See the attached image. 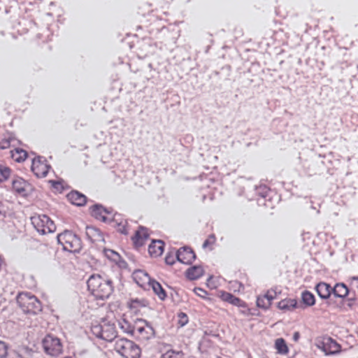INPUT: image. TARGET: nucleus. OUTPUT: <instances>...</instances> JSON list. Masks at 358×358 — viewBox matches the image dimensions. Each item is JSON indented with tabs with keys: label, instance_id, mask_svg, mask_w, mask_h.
<instances>
[{
	"label": "nucleus",
	"instance_id": "f257e3e1",
	"mask_svg": "<svg viewBox=\"0 0 358 358\" xmlns=\"http://www.w3.org/2000/svg\"><path fill=\"white\" fill-rule=\"evenodd\" d=\"M87 284L88 290L96 299H106L113 292L112 281L99 274L92 275Z\"/></svg>",
	"mask_w": 358,
	"mask_h": 358
},
{
	"label": "nucleus",
	"instance_id": "f03ea898",
	"mask_svg": "<svg viewBox=\"0 0 358 358\" xmlns=\"http://www.w3.org/2000/svg\"><path fill=\"white\" fill-rule=\"evenodd\" d=\"M16 301L19 307L26 314L36 315L42 310L39 300L30 293L19 294Z\"/></svg>",
	"mask_w": 358,
	"mask_h": 358
},
{
	"label": "nucleus",
	"instance_id": "7ed1b4c3",
	"mask_svg": "<svg viewBox=\"0 0 358 358\" xmlns=\"http://www.w3.org/2000/svg\"><path fill=\"white\" fill-rule=\"evenodd\" d=\"M58 243L70 252H78L82 248L80 238L71 231L66 230L57 236Z\"/></svg>",
	"mask_w": 358,
	"mask_h": 358
},
{
	"label": "nucleus",
	"instance_id": "20e7f679",
	"mask_svg": "<svg viewBox=\"0 0 358 358\" xmlns=\"http://www.w3.org/2000/svg\"><path fill=\"white\" fill-rule=\"evenodd\" d=\"M115 350L124 358H139L141 352L138 345L127 338L117 339Z\"/></svg>",
	"mask_w": 358,
	"mask_h": 358
},
{
	"label": "nucleus",
	"instance_id": "39448f33",
	"mask_svg": "<svg viewBox=\"0 0 358 358\" xmlns=\"http://www.w3.org/2000/svg\"><path fill=\"white\" fill-rule=\"evenodd\" d=\"M31 223L36 230L41 234L52 233L56 227L54 222L46 215H36L31 217Z\"/></svg>",
	"mask_w": 358,
	"mask_h": 358
},
{
	"label": "nucleus",
	"instance_id": "423d86ee",
	"mask_svg": "<svg viewBox=\"0 0 358 358\" xmlns=\"http://www.w3.org/2000/svg\"><path fill=\"white\" fill-rule=\"evenodd\" d=\"M93 334L97 337L106 341H113L117 336V332L114 324L103 321L99 325H95L92 327Z\"/></svg>",
	"mask_w": 358,
	"mask_h": 358
},
{
	"label": "nucleus",
	"instance_id": "0eeeda50",
	"mask_svg": "<svg viewBox=\"0 0 358 358\" xmlns=\"http://www.w3.org/2000/svg\"><path fill=\"white\" fill-rule=\"evenodd\" d=\"M43 347L46 354L57 357L62 352V345L60 340L52 335H47L43 340Z\"/></svg>",
	"mask_w": 358,
	"mask_h": 358
},
{
	"label": "nucleus",
	"instance_id": "6e6552de",
	"mask_svg": "<svg viewBox=\"0 0 358 358\" xmlns=\"http://www.w3.org/2000/svg\"><path fill=\"white\" fill-rule=\"evenodd\" d=\"M50 169L46 160L43 157H37L32 160L31 171L38 178L45 177Z\"/></svg>",
	"mask_w": 358,
	"mask_h": 358
},
{
	"label": "nucleus",
	"instance_id": "1a4fd4ad",
	"mask_svg": "<svg viewBox=\"0 0 358 358\" xmlns=\"http://www.w3.org/2000/svg\"><path fill=\"white\" fill-rule=\"evenodd\" d=\"M134 335L141 339L147 340L154 335V330L145 320H138L135 324Z\"/></svg>",
	"mask_w": 358,
	"mask_h": 358
},
{
	"label": "nucleus",
	"instance_id": "9d476101",
	"mask_svg": "<svg viewBox=\"0 0 358 358\" xmlns=\"http://www.w3.org/2000/svg\"><path fill=\"white\" fill-rule=\"evenodd\" d=\"M318 348L327 355H334L340 352L341 346L330 337H324L317 345Z\"/></svg>",
	"mask_w": 358,
	"mask_h": 358
},
{
	"label": "nucleus",
	"instance_id": "9b49d317",
	"mask_svg": "<svg viewBox=\"0 0 358 358\" xmlns=\"http://www.w3.org/2000/svg\"><path fill=\"white\" fill-rule=\"evenodd\" d=\"M176 258L182 264H191L196 259V255L189 247L185 246L176 252Z\"/></svg>",
	"mask_w": 358,
	"mask_h": 358
},
{
	"label": "nucleus",
	"instance_id": "f8f14e48",
	"mask_svg": "<svg viewBox=\"0 0 358 358\" xmlns=\"http://www.w3.org/2000/svg\"><path fill=\"white\" fill-rule=\"evenodd\" d=\"M148 237L149 234L147 232L146 228L140 227L139 229L136 231L135 235L132 237V241L136 247H141L144 245Z\"/></svg>",
	"mask_w": 358,
	"mask_h": 358
},
{
	"label": "nucleus",
	"instance_id": "ddd939ff",
	"mask_svg": "<svg viewBox=\"0 0 358 358\" xmlns=\"http://www.w3.org/2000/svg\"><path fill=\"white\" fill-rule=\"evenodd\" d=\"M67 198L72 204L78 206H84L87 201L85 195L78 191H71L67 194Z\"/></svg>",
	"mask_w": 358,
	"mask_h": 358
},
{
	"label": "nucleus",
	"instance_id": "4468645a",
	"mask_svg": "<svg viewBox=\"0 0 358 358\" xmlns=\"http://www.w3.org/2000/svg\"><path fill=\"white\" fill-rule=\"evenodd\" d=\"M85 234L87 239L92 243L100 242L103 240L101 231L94 227L87 226Z\"/></svg>",
	"mask_w": 358,
	"mask_h": 358
},
{
	"label": "nucleus",
	"instance_id": "2eb2a0df",
	"mask_svg": "<svg viewBox=\"0 0 358 358\" xmlns=\"http://www.w3.org/2000/svg\"><path fill=\"white\" fill-rule=\"evenodd\" d=\"M12 185L14 191L22 195H25L27 194L29 187V183L20 177L13 180Z\"/></svg>",
	"mask_w": 358,
	"mask_h": 358
},
{
	"label": "nucleus",
	"instance_id": "dca6fc26",
	"mask_svg": "<svg viewBox=\"0 0 358 358\" xmlns=\"http://www.w3.org/2000/svg\"><path fill=\"white\" fill-rule=\"evenodd\" d=\"M164 251V242L160 240H153L149 245L148 252L152 257H159Z\"/></svg>",
	"mask_w": 358,
	"mask_h": 358
},
{
	"label": "nucleus",
	"instance_id": "f3484780",
	"mask_svg": "<svg viewBox=\"0 0 358 358\" xmlns=\"http://www.w3.org/2000/svg\"><path fill=\"white\" fill-rule=\"evenodd\" d=\"M332 294L335 297L344 299L351 294V290L343 282H338L332 288Z\"/></svg>",
	"mask_w": 358,
	"mask_h": 358
},
{
	"label": "nucleus",
	"instance_id": "a211bd4d",
	"mask_svg": "<svg viewBox=\"0 0 358 358\" xmlns=\"http://www.w3.org/2000/svg\"><path fill=\"white\" fill-rule=\"evenodd\" d=\"M315 290L318 296L322 299H327L332 294V287L330 285L321 282H319L316 287Z\"/></svg>",
	"mask_w": 358,
	"mask_h": 358
},
{
	"label": "nucleus",
	"instance_id": "6ab92c4d",
	"mask_svg": "<svg viewBox=\"0 0 358 358\" xmlns=\"http://www.w3.org/2000/svg\"><path fill=\"white\" fill-rule=\"evenodd\" d=\"M109 212L102 206L96 204L91 208V214L96 220L106 222L107 221L106 214Z\"/></svg>",
	"mask_w": 358,
	"mask_h": 358
},
{
	"label": "nucleus",
	"instance_id": "aec40b11",
	"mask_svg": "<svg viewBox=\"0 0 358 358\" xmlns=\"http://www.w3.org/2000/svg\"><path fill=\"white\" fill-rule=\"evenodd\" d=\"M133 278L136 282L142 287L145 283H150L152 280L147 273L140 270L134 273Z\"/></svg>",
	"mask_w": 358,
	"mask_h": 358
},
{
	"label": "nucleus",
	"instance_id": "412c9836",
	"mask_svg": "<svg viewBox=\"0 0 358 358\" xmlns=\"http://www.w3.org/2000/svg\"><path fill=\"white\" fill-rule=\"evenodd\" d=\"M204 273L203 268L201 266H194L189 268L186 271V276L188 279L194 280L199 278Z\"/></svg>",
	"mask_w": 358,
	"mask_h": 358
},
{
	"label": "nucleus",
	"instance_id": "4be33fe9",
	"mask_svg": "<svg viewBox=\"0 0 358 358\" xmlns=\"http://www.w3.org/2000/svg\"><path fill=\"white\" fill-rule=\"evenodd\" d=\"M11 158L17 162H24L27 157V152L21 148L10 150Z\"/></svg>",
	"mask_w": 358,
	"mask_h": 358
},
{
	"label": "nucleus",
	"instance_id": "5701e85b",
	"mask_svg": "<svg viewBox=\"0 0 358 358\" xmlns=\"http://www.w3.org/2000/svg\"><path fill=\"white\" fill-rule=\"evenodd\" d=\"M297 306V301L295 299H286L284 300L280 301L278 304V307L284 310H289L294 308H296Z\"/></svg>",
	"mask_w": 358,
	"mask_h": 358
},
{
	"label": "nucleus",
	"instance_id": "b1692460",
	"mask_svg": "<svg viewBox=\"0 0 358 358\" xmlns=\"http://www.w3.org/2000/svg\"><path fill=\"white\" fill-rule=\"evenodd\" d=\"M149 284L152 287L154 292L161 300H164L166 298L165 290L162 288V285L158 282L155 280H151Z\"/></svg>",
	"mask_w": 358,
	"mask_h": 358
},
{
	"label": "nucleus",
	"instance_id": "393cba45",
	"mask_svg": "<svg viewBox=\"0 0 358 358\" xmlns=\"http://www.w3.org/2000/svg\"><path fill=\"white\" fill-rule=\"evenodd\" d=\"M222 298L224 301H227L233 305L237 306H243V302L238 299V297H236L233 294L224 292L222 295Z\"/></svg>",
	"mask_w": 358,
	"mask_h": 358
},
{
	"label": "nucleus",
	"instance_id": "a878e982",
	"mask_svg": "<svg viewBox=\"0 0 358 358\" xmlns=\"http://www.w3.org/2000/svg\"><path fill=\"white\" fill-rule=\"evenodd\" d=\"M302 302L307 306H312L315 303L314 295L309 291H304L301 294Z\"/></svg>",
	"mask_w": 358,
	"mask_h": 358
},
{
	"label": "nucleus",
	"instance_id": "bb28decb",
	"mask_svg": "<svg viewBox=\"0 0 358 358\" xmlns=\"http://www.w3.org/2000/svg\"><path fill=\"white\" fill-rule=\"evenodd\" d=\"M273 299V297L268 298V294H266L262 297H257V306L259 308H262L266 309L270 306L271 301Z\"/></svg>",
	"mask_w": 358,
	"mask_h": 358
},
{
	"label": "nucleus",
	"instance_id": "cd10ccee",
	"mask_svg": "<svg viewBox=\"0 0 358 358\" xmlns=\"http://www.w3.org/2000/svg\"><path fill=\"white\" fill-rule=\"evenodd\" d=\"M275 346L278 352L281 355H286L288 352V348L283 338H278L275 340Z\"/></svg>",
	"mask_w": 358,
	"mask_h": 358
},
{
	"label": "nucleus",
	"instance_id": "c85d7f7f",
	"mask_svg": "<svg viewBox=\"0 0 358 358\" xmlns=\"http://www.w3.org/2000/svg\"><path fill=\"white\" fill-rule=\"evenodd\" d=\"M160 358H183V353L182 351L169 350L162 354Z\"/></svg>",
	"mask_w": 358,
	"mask_h": 358
},
{
	"label": "nucleus",
	"instance_id": "c756f323",
	"mask_svg": "<svg viewBox=\"0 0 358 358\" xmlns=\"http://www.w3.org/2000/svg\"><path fill=\"white\" fill-rule=\"evenodd\" d=\"M120 328L126 333L131 334L134 335L135 325L131 326L127 321L123 320L122 322H119Z\"/></svg>",
	"mask_w": 358,
	"mask_h": 358
},
{
	"label": "nucleus",
	"instance_id": "7c9ffc66",
	"mask_svg": "<svg viewBox=\"0 0 358 358\" xmlns=\"http://www.w3.org/2000/svg\"><path fill=\"white\" fill-rule=\"evenodd\" d=\"M350 286L351 294L358 296V276H353L350 278Z\"/></svg>",
	"mask_w": 358,
	"mask_h": 358
},
{
	"label": "nucleus",
	"instance_id": "2f4dec72",
	"mask_svg": "<svg viewBox=\"0 0 358 358\" xmlns=\"http://www.w3.org/2000/svg\"><path fill=\"white\" fill-rule=\"evenodd\" d=\"M10 175V169L2 164H0V182L6 180Z\"/></svg>",
	"mask_w": 358,
	"mask_h": 358
},
{
	"label": "nucleus",
	"instance_id": "473e14b6",
	"mask_svg": "<svg viewBox=\"0 0 358 358\" xmlns=\"http://www.w3.org/2000/svg\"><path fill=\"white\" fill-rule=\"evenodd\" d=\"M270 192V189L266 185H260L256 188V192L257 194L259 195L262 198H266L268 193Z\"/></svg>",
	"mask_w": 358,
	"mask_h": 358
},
{
	"label": "nucleus",
	"instance_id": "72a5a7b5",
	"mask_svg": "<svg viewBox=\"0 0 358 358\" xmlns=\"http://www.w3.org/2000/svg\"><path fill=\"white\" fill-rule=\"evenodd\" d=\"M352 296L349 297L345 302L346 308L352 310L355 306V301L358 296L357 295L352 294Z\"/></svg>",
	"mask_w": 358,
	"mask_h": 358
},
{
	"label": "nucleus",
	"instance_id": "f704fd0d",
	"mask_svg": "<svg viewBox=\"0 0 358 358\" xmlns=\"http://www.w3.org/2000/svg\"><path fill=\"white\" fill-rule=\"evenodd\" d=\"M176 259H177L176 253L173 254L171 252H169L166 255L165 257V262L168 265H173L175 263Z\"/></svg>",
	"mask_w": 358,
	"mask_h": 358
},
{
	"label": "nucleus",
	"instance_id": "c9c22d12",
	"mask_svg": "<svg viewBox=\"0 0 358 358\" xmlns=\"http://www.w3.org/2000/svg\"><path fill=\"white\" fill-rule=\"evenodd\" d=\"M8 354V345L6 343L0 341V358H4Z\"/></svg>",
	"mask_w": 358,
	"mask_h": 358
},
{
	"label": "nucleus",
	"instance_id": "e433bc0d",
	"mask_svg": "<svg viewBox=\"0 0 358 358\" xmlns=\"http://www.w3.org/2000/svg\"><path fill=\"white\" fill-rule=\"evenodd\" d=\"M13 141V138L9 137L8 138H4L0 141V148L1 150L6 149L10 147V143Z\"/></svg>",
	"mask_w": 358,
	"mask_h": 358
},
{
	"label": "nucleus",
	"instance_id": "4c0bfd02",
	"mask_svg": "<svg viewBox=\"0 0 358 358\" xmlns=\"http://www.w3.org/2000/svg\"><path fill=\"white\" fill-rule=\"evenodd\" d=\"M215 241V237L214 235H210L208 238L203 242V248H206L209 245H213Z\"/></svg>",
	"mask_w": 358,
	"mask_h": 358
},
{
	"label": "nucleus",
	"instance_id": "58836bf2",
	"mask_svg": "<svg viewBox=\"0 0 358 358\" xmlns=\"http://www.w3.org/2000/svg\"><path fill=\"white\" fill-rule=\"evenodd\" d=\"M194 291L196 295L203 298H204L207 294V292L202 288H195Z\"/></svg>",
	"mask_w": 358,
	"mask_h": 358
},
{
	"label": "nucleus",
	"instance_id": "ea45409f",
	"mask_svg": "<svg viewBox=\"0 0 358 358\" xmlns=\"http://www.w3.org/2000/svg\"><path fill=\"white\" fill-rule=\"evenodd\" d=\"M118 231L120 232H121L122 234H128V231L127 229L125 228L124 226H120L119 229H118Z\"/></svg>",
	"mask_w": 358,
	"mask_h": 358
},
{
	"label": "nucleus",
	"instance_id": "a19ab883",
	"mask_svg": "<svg viewBox=\"0 0 358 358\" xmlns=\"http://www.w3.org/2000/svg\"><path fill=\"white\" fill-rule=\"evenodd\" d=\"M299 338H300V334H299V332H298V331L294 332V335H293V340H294L295 342H296V341H299Z\"/></svg>",
	"mask_w": 358,
	"mask_h": 358
},
{
	"label": "nucleus",
	"instance_id": "79ce46f5",
	"mask_svg": "<svg viewBox=\"0 0 358 358\" xmlns=\"http://www.w3.org/2000/svg\"><path fill=\"white\" fill-rule=\"evenodd\" d=\"M108 252L111 253L112 255H113L114 256H115V257H119V255H118L117 252H114L113 250H108V251H106V255H107L108 256H109V255L108 254Z\"/></svg>",
	"mask_w": 358,
	"mask_h": 358
},
{
	"label": "nucleus",
	"instance_id": "37998d69",
	"mask_svg": "<svg viewBox=\"0 0 358 358\" xmlns=\"http://www.w3.org/2000/svg\"><path fill=\"white\" fill-rule=\"evenodd\" d=\"M10 358H23V357L18 354H15V355H13Z\"/></svg>",
	"mask_w": 358,
	"mask_h": 358
},
{
	"label": "nucleus",
	"instance_id": "c03bdc74",
	"mask_svg": "<svg viewBox=\"0 0 358 358\" xmlns=\"http://www.w3.org/2000/svg\"><path fill=\"white\" fill-rule=\"evenodd\" d=\"M140 303V301H139L138 299L134 300V301H132V306H135V304H136H136H138V303Z\"/></svg>",
	"mask_w": 358,
	"mask_h": 358
},
{
	"label": "nucleus",
	"instance_id": "a18cd8bd",
	"mask_svg": "<svg viewBox=\"0 0 358 358\" xmlns=\"http://www.w3.org/2000/svg\"><path fill=\"white\" fill-rule=\"evenodd\" d=\"M271 297H273V296L268 294V298H271Z\"/></svg>",
	"mask_w": 358,
	"mask_h": 358
},
{
	"label": "nucleus",
	"instance_id": "49530a36",
	"mask_svg": "<svg viewBox=\"0 0 358 358\" xmlns=\"http://www.w3.org/2000/svg\"><path fill=\"white\" fill-rule=\"evenodd\" d=\"M65 358H71V357H65Z\"/></svg>",
	"mask_w": 358,
	"mask_h": 358
}]
</instances>
